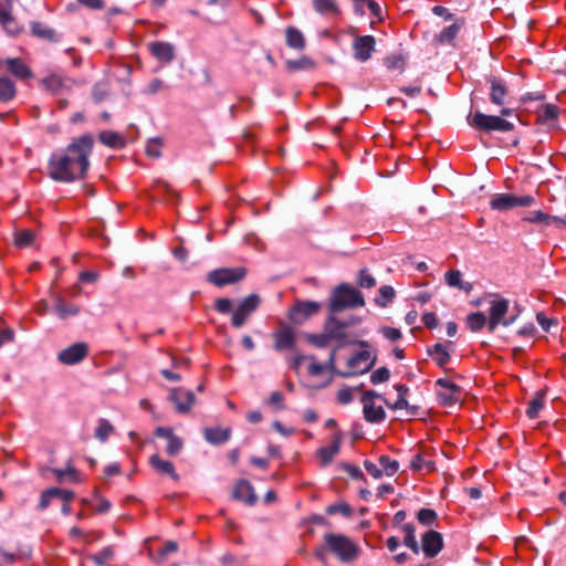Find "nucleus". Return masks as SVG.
<instances>
[{"label":"nucleus","instance_id":"32","mask_svg":"<svg viewBox=\"0 0 566 566\" xmlns=\"http://www.w3.org/2000/svg\"><path fill=\"white\" fill-rule=\"evenodd\" d=\"M346 325L339 323L334 317H331L325 325V331L329 337V339H344L345 338V329Z\"/></svg>","mask_w":566,"mask_h":566},{"label":"nucleus","instance_id":"47","mask_svg":"<svg viewBox=\"0 0 566 566\" xmlns=\"http://www.w3.org/2000/svg\"><path fill=\"white\" fill-rule=\"evenodd\" d=\"M395 297V290L389 285H384L379 289V296L376 302L380 306H386Z\"/></svg>","mask_w":566,"mask_h":566},{"label":"nucleus","instance_id":"28","mask_svg":"<svg viewBox=\"0 0 566 566\" xmlns=\"http://www.w3.org/2000/svg\"><path fill=\"white\" fill-rule=\"evenodd\" d=\"M54 311L60 318H67L80 313V307L75 304H67L61 296H56Z\"/></svg>","mask_w":566,"mask_h":566},{"label":"nucleus","instance_id":"45","mask_svg":"<svg viewBox=\"0 0 566 566\" xmlns=\"http://www.w3.org/2000/svg\"><path fill=\"white\" fill-rule=\"evenodd\" d=\"M558 109L555 105L547 104L543 106L538 112V118L543 123L554 120L557 118Z\"/></svg>","mask_w":566,"mask_h":566},{"label":"nucleus","instance_id":"23","mask_svg":"<svg viewBox=\"0 0 566 566\" xmlns=\"http://www.w3.org/2000/svg\"><path fill=\"white\" fill-rule=\"evenodd\" d=\"M452 343H438L428 349L429 356L437 363L439 367H446L450 361V348Z\"/></svg>","mask_w":566,"mask_h":566},{"label":"nucleus","instance_id":"26","mask_svg":"<svg viewBox=\"0 0 566 566\" xmlns=\"http://www.w3.org/2000/svg\"><path fill=\"white\" fill-rule=\"evenodd\" d=\"M447 284L451 287L459 289L469 293L472 290V284L462 280V273L458 270H450L444 274Z\"/></svg>","mask_w":566,"mask_h":566},{"label":"nucleus","instance_id":"34","mask_svg":"<svg viewBox=\"0 0 566 566\" xmlns=\"http://www.w3.org/2000/svg\"><path fill=\"white\" fill-rule=\"evenodd\" d=\"M70 536L72 539L77 541L78 543L82 544H90L92 542L97 541L101 537L99 533L97 532H84L78 527H72L70 531Z\"/></svg>","mask_w":566,"mask_h":566},{"label":"nucleus","instance_id":"29","mask_svg":"<svg viewBox=\"0 0 566 566\" xmlns=\"http://www.w3.org/2000/svg\"><path fill=\"white\" fill-rule=\"evenodd\" d=\"M286 44L294 50H303L305 48V38L303 33L294 28L289 27L285 30Z\"/></svg>","mask_w":566,"mask_h":566},{"label":"nucleus","instance_id":"19","mask_svg":"<svg viewBox=\"0 0 566 566\" xmlns=\"http://www.w3.org/2000/svg\"><path fill=\"white\" fill-rule=\"evenodd\" d=\"M488 83L490 84V101L497 106H503L509 95L506 84L495 76L490 77Z\"/></svg>","mask_w":566,"mask_h":566},{"label":"nucleus","instance_id":"13","mask_svg":"<svg viewBox=\"0 0 566 566\" xmlns=\"http://www.w3.org/2000/svg\"><path fill=\"white\" fill-rule=\"evenodd\" d=\"M321 310V304L314 301H298L290 312V318L295 324H301Z\"/></svg>","mask_w":566,"mask_h":566},{"label":"nucleus","instance_id":"22","mask_svg":"<svg viewBox=\"0 0 566 566\" xmlns=\"http://www.w3.org/2000/svg\"><path fill=\"white\" fill-rule=\"evenodd\" d=\"M43 87L52 93H60L63 90H69L72 86V81L69 77L59 73H52L41 81Z\"/></svg>","mask_w":566,"mask_h":566},{"label":"nucleus","instance_id":"27","mask_svg":"<svg viewBox=\"0 0 566 566\" xmlns=\"http://www.w3.org/2000/svg\"><path fill=\"white\" fill-rule=\"evenodd\" d=\"M8 70L20 80H27L32 76L31 70L20 59L7 60Z\"/></svg>","mask_w":566,"mask_h":566},{"label":"nucleus","instance_id":"5","mask_svg":"<svg viewBox=\"0 0 566 566\" xmlns=\"http://www.w3.org/2000/svg\"><path fill=\"white\" fill-rule=\"evenodd\" d=\"M364 304V297L358 290L348 285H340L333 292L331 310L338 312L345 307H357Z\"/></svg>","mask_w":566,"mask_h":566},{"label":"nucleus","instance_id":"11","mask_svg":"<svg viewBox=\"0 0 566 566\" xmlns=\"http://www.w3.org/2000/svg\"><path fill=\"white\" fill-rule=\"evenodd\" d=\"M438 399L443 406H452L461 400V389L449 379H438Z\"/></svg>","mask_w":566,"mask_h":566},{"label":"nucleus","instance_id":"35","mask_svg":"<svg viewBox=\"0 0 566 566\" xmlns=\"http://www.w3.org/2000/svg\"><path fill=\"white\" fill-rule=\"evenodd\" d=\"M98 138L101 143L112 148H122L125 146L124 138L119 134L112 130L102 132Z\"/></svg>","mask_w":566,"mask_h":566},{"label":"nucleus","instance_id":"17","mask_svg":"<svg viewBox=\"0 0 566 566\" xmlns=\"http://www.w3.org/2000/svg\"><path fill=\"white\" fill-rule=\"evenodd\" d=\"M353 48L355 57L365 62L370 59L375 49V39L371 35L358 36L354 40Z\"/></svg>","mask_w":566,"mask_h":566},{"label":"nucleus","instance_id":"2","mask_svg":"<svg viewBox=\"0 0 566 566\" xmlns=\"http://www.w3.org/2000/svg\"><path fill=\"white\" fill-rule=\"evenodd\" d=\"M375 360V356L366 349L345 352L337 348L331 354L333 370L343 377L365 374L374 366Z\"/></svg>","mask_w":566,"mask_h":566},{"label":"nucleus","instance_id":"56","mask_svg":"<svg viewBox=\"0 0 566 566\" xmlns=\"http://www.w3.org/2000/svg\"><path fill=\"white\" fill-rule=\"evenodd\" d=\"M436 512L429 509H422L418 513V520L423 525H431L436 521Z\"/></svg>","mask_w":566,"mask_h":566},{"label":"nucleus","instance_id":"12","mask_svg":"<svg viewBox=\"0 0 566 566\" xmlns=\"http://www.w3.org/2000/svg\"><path fill=\"white\" fill-rule=\"evenodd\" d=\"M244 275L245 270L242 268L219 269L210 272L208 274V280L217 286H223L240 281Z\"/></svg>","mask_w":566,"mask_h":566},{"label":"nucleus","instance_id":"9","mask_svg":"<svg viewBox=\"0 0 566 566\" xmlns=\"http://www.w3.org/2000/svg\"><path fill=\"white\" fill-rule=\"evenodd\" d=\"M377 399H381V397L375 391H367L363 395V411L364 417L368 422L378 423L386 417L382 406L376 402Z\"/></svg>","mask_w":566,"mask_h":566},{"label":"nucleus","instance_id":"49","mask_svg":"<svg viewBox=\"0 0 566 566\" xmlns=\"http://www.w3.org/2000/svg\"><path fill=\"white\" fill-rule=\"evenodd\" d=\"M354 399V389L350 387H343L336 392V400L340 405H348Z\"/></svg>","mask_w":566,"mask_h":566},{"label":"nucleus","instance_id":"7","mask_svg":"<svg viewBox=\"0 0 566 566\" xmlns=\"http://www.w3.org/2000/svg\"><path fill=\"white\" fill-rule=\"evenodd\" d=\"M510 302L506 298L500 297L495 295L490 301V308H489V322H488V328L490 332H494L495 328L502 324L504 326H509L514 322V317L505 318V315L509 312Z\"/></svg>","mask_w":566,"mask_h":566},{"label":"nucleus","instance_id":"39","mask_svg":"<svg viewBox=\"0 0 566 566\" xmlns=\"http://www.w3.org/2000/svg\"><path fill=\"white\" fill-rule=\"evenodd\" d=\"M15 95V87L12 81L0 77V103L8 102Z\"/></svg>","mask_w":566,"mask_h":566},{"label":"nucleus","instance_id":"37","mask_svg":"<svg viewBox=\"0 0 566 566\" xmlns=\"http://www.w3.org/2000/svg\"><path fill=\"white\" fill-rule=\"evenodd\" d=\"M488 322L485 314L482 312L471 313L467 317L468 327L472 332L481 331L485 325H488Z\"/></svg>","mask_w":566,"mask_h":566},{"label":"nucleus","instance_id":"6","mask_svg":"<svg viewBox=\"0 0 566 566\" xmlns=\"http://www.w3.org/2000/svg\"><path fill=\"white\" fill-rule=\"evenodd\" d=\"M468 123L470 126L484 132H511L514 128L511 122L500 116L486 115L481 112L470 114Z\"/></svg>","mask_w":566,"mask_h":566},{"label":"nucleus","instance_id":"64","mask_svg":"<svg viewBox=\"0 0 566 566\" xmlns=\"http://www.w3.org/2000/svg\"><path fill=\"white\" fill-rule=\"evenodd\" d=\"M365 469L374 478H380L384 473L381 467L379 468L377 464L371 462H365Z\"/></svg>","mask_w":566,"mask_h":566},{"label":"nucleus","instance_id":"59","mask_svg":"<svg viewBox=\"0 0 566 566\" xmlns=\"http://www.w3.org/2000/svg\"><path fill=\"white\" fill-rule=\"evenodd\" d=\"M376 280L368 273V271L363 270L359 274V285L361 287L370 289L375 286Z\"/></svg>","mask_w":566,"mask_h":566},{"label":"nucleus","instance_id":"21","mask_svg":"<svg viewBox=\"0 0 566 566\" xmlns=\"http://www.w3.org/2000/svg\"><path fill=\"white\" fill-rule=\"evenodd\" d=\"M170 398L176 405L179 412H187L195 402V396L190 390L184 388H175L170 392Z\"/></svg>","mask_w":566,"mask_h":566},{"label":"nucleus","instance_id":"10","mask_svg":"<svg viewBox=\"0 0 566 566\" xmlns=\"http://www.w3.org/2000/svg\"><path fill=\"white\" fill-rule=\"evenodd\" d=\"M261 303L256 294L244 297L232 313V325L237 328L244 325L250 315L259 307Z\"/></svg>","mask_w":566,"mask_h":566},{"label":"nucleus","instance_id":"14","mask_svg":"<svg viewBox=\"0 0 566 566\" xmlns=\"http://www.w3.org/2000/svg\"><path fill=\"white\" fill-rule=\"evenodd\" d=\"M88 354L85 343H76L59 353V360L64 365H75L82 361Z\"/></svg>","mask_w":566,"mask_h":566},{"label":"nucleus","instance_id":"15","mask_svg":"<svg viewBox=\"0 0 566 566\" xmlns=\"http://www.w3.org/2000/svg\"><path fill=\"white\" fill-rule=\"evenodd\" d=\"M343 441V434L340 431H335L331 444L327 447L319 448L316 452L321 465H327L332 462L334 457L339 452L340 444Z\"/></svg>","mask_w":566,"mask_h":566},{"label":"nucleus","instance_id":"51","mask_svg":"<svg viewBox=\"0 0 566 566\" xmlns=\"http://www.w3.org/2000/svg\"><path fill=\"white\" fill-rule=\"evenodd\" d=\"M389 377H390L389 369L386 367H380L371 373L370 381L374 385H378V384L387 381L389 379Z\"/></svg>","mask_w":566,"mask_h":566},{"label":"nucleus","instance_id":"52","mask_svg":"<svg viewBox=\"0 0 566 566\" xmlns=\"http://www.w3.org/2000/svg\"><path fill=\"white\" fill-rule=\"evenodd\" d=\"M167 453L171 457L178 454L182 448V440L177 436L172 434L170 438L167 439Z\"/></svg>","mask_w":566,"mask_h":566},{"label":"nucleus","instance_id":"4","mask_svg":"<svg viewBox=\"0 0 566 566\" xmlns=\"http://www.w3.org/2000/svg\"><path fill=\"white\" fill-rule=\"evenodd\" d=\"M325 544L342 562L354 560L359 555V547L344 535L326 534Z\"/></svg>","mask_w":566,"mask_h":566},{"label":"nucleus","instance_id":"1","mask_svg":"<svg viewBox=\"0 0 566 566\" xmlns=\"http://www.w3.org/2000/svg\"><path fill=\"white\" fill-rule=\"evenodd\" d=\"M93 138L84 135L74 139L64 150L54 153L49 161V175L57 181L70 182L83 178L88 169Z\"/></svg>","mask_w":566,"mask_h":566},{"label":"nucleus","instance_id":"48","mask_svg":"<svg viewBox=\"0 0 566 566\" xmlns=\"http://www.w3.org/2000/svg\"><path fill=\"white\" fill-rule=\"evenodd\" d=\"M33 240H34V234L30 230L19 231V232H17L15 238H14L15 244L20 248H25V247L32 244Z\"/></svg>","mask_w":566,"mask_h":566},{"label":"nucleus","instance_id":"54","mask_svg":"<svg viewBox=\"0 0 566 566\" xmlns=\"http://www.w3.org/2000/svg\"><path fill=\"white\" fill-rule=\"evenodd\" d=\"M32 32L42 39L52 40L54 38V31L41 23H34L32 25Z\"/></svg>","mask_w":566,"mask_h":566},{"label":"nucleus","instance_id":"24","mask_svg":"<svg viewBox=\"0 0 566 566\" xmlns=\"http://www.w3.org/2000/svg\"><path fill=\"white\" fill-rule=\"evenodd\" d=\"M233 497L252 505L255 503L256 495L253 486L245 480L239 481L233 489Z\"/></svg>","mask_w":566,"mask_h":566},{"label":"nucleus","instance_id":"62","mask_svg":"<svg viewBox=\"0 0 566 566\" xmlns=\"http://www.w3.org/2000/svg\"><path fill=\"white\" fill-rule=\"evenodd\" d=\"M146 153L148 156L157 158L160 156V144L156 140H151L146 146Z\"/></svg>","mask_w":566,"mask_h":566},{"label":"nucleus","instance_id":"18","mask_svg":"<svg viewBox=\"0 0 566 566\" xmlns=\"http://www.w3.org/2000/svg\"><path fill=\"white\" fill-rule=\"evenodd\" d=\"M274 347L276 350L293 349L295 346V333L293 328L283 326L273 334Z\"/></svg>","mask_w":566,"mask_h":566},{"label":"nucleus","instance_id":"16","mask_svg":"<svg viewBox=\"0 0 566 566\" xmlns=\"http://www.w3.org/2000/svg\"><path fill=\"white\" fill-rule=\"evenodd\" d=\"M150 54L161 63H170L175 59V46L169 42L155 41L147 44Z\"/></svg>","mask_w":566,"mask_h":566},{"label":"nucleus","instance_id":"58","mask_svg":"<svg viewBox=\"0 0 566 566\" xmlns=\"http://www.w3.org/2000/svg\"><path fill=\"white\" fill-rule=\"evenodd\" d=\"M214 308L222 314H227L232 310V302L229 298H218L214 302Z\"/></svg>","mask_w":566,"mask_h":566},{"label":"nucleus","instance_id":"20","mask_svg":"<svg viewBox=\"0 0 566 566\" xmlns=\"http://www.w3.org/2000/svg\"><path fill=\"white\" fill-rule=\"evenodd\" d=\"M442 547V536L438 532L429 531L422 536V551L427 557H434Z\"/></svg>","mask_w":566,"mask_h":566},{"label":"nucleus","instance_id":"33","mask_svg":"<svg viewBox=\"0 0 566 566\" xmlns=\"http://www.w3.org/2000/svg\"><path fill=\"white\" fill-rule=\"evenodd\" d=\"M206 439L214 444L226 442L230 437V430L223 428H207L205 430Z\"/></svg>","mask_w":566,"mask_h":566},{"label":"nucleus","instance_id":"3","mask_svg":"<svg viewBox=\"0 0 566 566\" xmlns=\"http://www.w3.org/2000/svg\"><path fill=\"white\" fill-rule=\"evenodd\" d=\"M292 367L302 384L308 388H323L332 380L331 359L328 364H321L313 356L298 355L293 359Z\"/></svg>","mask_w":566,"mask_h":566},{"label":"nucleus","instance_id":"53","mask_svg":"<svg viewBox=\"0 0 566 566\" xmlns=\"http://www.w3.org/2000/svg\"><path fill=\"white\" fill-rule=\"evenodd\" d=\"M384 62L388 70L402 71L405 66V60L400 55H389L385 59Z\"/></svg>","mask_w":566,"mask_h":566},{"label":"nucleus","instance_id":"42","mask_svg":"<svg viewBox=\"0 0 566 566\" xmlns=\"http://www.w3.org/2000/svg\"><path fill=\"white\" fill-rule=\"evenodd\" d=\"M379 465L382 472L388 476L394 475L399 469V463L388 455H381L379 458Z\"/></svg>","mask_w":566,"mask_h":566},{"label":"nucleus","instance_id":"44","mask_svg":"<svg viewBox=\"0 0 566 566\" xmlns=\"http://www.w3.org/2000/svg\"><path fill=\"white\" fill-rule=\"evenodd\" d=\"M525 221L532 222V223H545L551 224L553 222H557L558 219L556 217H552L549 214H546L542 211H534L528 217L524 218Z\"/></svg>","mask_w":566,"mask_h":566},{"label":"nucleus","instance_id":"38","mask_svg":"<svg viewBox=\"0 0 566 566\" xmlns=\"http://www.w3.org/2000/svg\"><path fill=\"white\" fill-rule=\"evenodd\" d=\"M313 3L315 10L322 14L335 15L338 13V8L334 0H313Z\"/></svg>","mask_w":566,"mask_h":566},{"label":"nucleus","instance_id":"25","mask_svg":"<svg viewBox=\"0 0 566 566\" xmlns=\"http://www.w3.org/2000/svg\"><path fill=\"white\" fill-rule=\"evenodd\" d=\"M149 463L156 472L160 474H167L174 480L179 479L175 471L174 464L170 461L161 459L158 454L151 455Z\"/></svg>","mask_w":566,"mask_h":566},{"label":"nucleus","instance_id":"46","mask_svg":"<svg viewBox=\"0 0 566 566\" xmlns=\"http://www.w3.org/2000/svg\"><path fill=\"white\" fill-rule=\"evenodd\" d=\"M405 530V538L403 543L406 546H408L410 549H412L416 554L419 552V545L415 536V530L411 525L407 524L403 527Z\"/></svg>","mask_w":566,"mask_h":566},{"label":"nucleus","instance_id":"8","mask_svg":"<svg viewBox=\"0 0 566 566\" xmlns=\"http://www.w3.org/2000/svg\"><path fill=\"white\" fill-rule=\"evenodd\" d=\"M534 203L532 196H515L512 193H497L491 201L490 206L493 210L505 211L515 207H530Z\"/></svg>","mask_w":566,"mask_h":566},{"label":"nucleus","instance_id":"30","mask_svg":"<svg viewBox=\"0 0 566 566\" xmlns=\"http://www.w3.org/2000/svg\"><path fill=\"white\" fill-rule=\"evenodd\" d=\"M410 468L417 472H431L434 470V463L426 458L424 453L418 452L413 455Z\"/></svg>","mask_w":566,"mask_h":566},{"label":"nucleus","instance_id":"60","mask_svg":"<svg viewBox=\"0 0 566 566\" xmlns=\"http://www.w3.org/2000/svg\"><path fill=\"white\" fill-rule=\"evenodd\" d=\"M55 496H56V492L54 491V488L43 492L42 495H41L40 503H39L40 509L41 510L46 509L50 505L51 501Z\"/></svg>","mask_w":566,"mask_h":566},{"label":"nucleus","instance_id":"55","mask_svg":"<svg viewBox=\"0 0 566 566\" xmlns=\"http://www.w3.org/2000/svg\"><path fill=\"white\" fill-rule=\"evenodd\" d=\"M286 64H287V67L293 71L308 69V67L313 66L312 60L306 56H303V57H301L298 60H294V61H287Z\"/></svg>","mask_w":566,"mask_h":566},{"label":"nucleus","instance_id":"36","mask_svg":"<svg viewBox=\"0 0 566 566\" xmlns=\"http://www.w3.org/2000/svg\"><path fill=\"white\" fill-rule=\"evenodd\" d=\"M544 397H545V395L543 391H537L535 394V396L530 401L528 407L526 409V415L528 418L535 419L538 417L539 411L544 407Z\"/></svg>","mask_w":566,"mask_h":566},{"label":"nucleus","instance_id":"57","mask_svg":"<svg viewBox=\"0 0 566 566\" xmlns=\"http://www.w3.org/2000/svg\"><path fill=\"white\" fill-rule=\"evenodd\" d=\"M307 339L317 347H326L331 342L326 331L323 334L308 335Z\"/></svg>","mask_w":566,"mask_h":566},{"label":"nucleus","instance_id":"61","mask_svg":"<svg viewBox=\"0 0 566 566\" xmlns=\"http://www.w3.org/2000/svg\"><path fill=\"white\" fill-rule=\"evenodd\" d=\"M536 321L545 332H548L552 325L557 324L555 319L548 318L544 313H537Z\"/></svg>","mask_w":566,"mask_h":566},{"label":"nucleus","instance_id":"43","mask_svg":"<svg viewBox=\"0 0 566 566\" xmlns=\"http://www.w3.org/2000/svg\"><path fill=\"white\" fill-rule=\"evenodd\" d=\"M395 389L397 391L398 397L395 403L390 407L396 410L406 409L408 407V401L406 399L408 388L405 385L398 384L395 385Z\"/></svg>","mask_w":566,"mask_h":566},{"label":"nucleus","instance_id":"50","mask_svg":"<svg viewBox=\"0 0 566 566\" xmlns=\"http://www.w3.org/2000/svg\"><path fill=\"white\" fill-rule=\"evenodd\" d=\"M379 333L391 343H395L402 337L400 329L389 326L380 327Z\"/></svg>","mask_w":566,"mask_h":566},{"label":"nucleus","instance_id":"40","mask_svg":"<svg viewBox=\"0 0 566 566\" xmlns=\"http://www.w3.org/2000/svg\"><path fill=\"white\" fill-rule=\"evenodd\" d=\"M114 432V427L106 419H99L95 429V437L105 442L109 436Z\"/></svg>","mask_w":566,"mask_h":566},{"label":"nucleus","instance_id":"31","mask_svg":"<svg viewBox=\"0 0 566 566\" xmlns=\"http://www.w3.org/2000/svg\"><path fill=\"white\" fill-rule=\"evenodd\" d=\"M463 27L462 20H455L452 24L446 27L438 35L442 43H451Z\"/></svg>","mask_w":566,"mask_h":566},{"label":"nucleus","instance_id":"41","mask_svg":"<svg viewBox=\"0 0 566 566\" xmlns=\"http://www.w3.org/2000/svg\"><path fill=\"white\" fill-rule=\"evenodd\" d=\"M13 0H0V23L8 28L10 23L13 22V18L11 17Z\"/></svg>","mask_w":566,"mask_h":566},{"label":"nucleus","instance_id":"63","mask_svg":"<svg viewBox=\"0 0 566 566\" xmlns=\"http://www.w3.org/2000/svg\"><path fill=\"white\" fill-rule=\"evenodd\" d=\"M113 555V552L109 547L104 548L99 554L95 555L93 558L98 565L105 564Z\"/></svg>","mask_w":566,"mask_h":566}]
</instances>
